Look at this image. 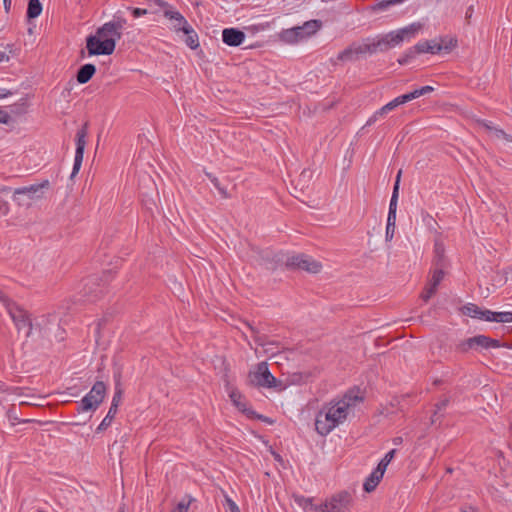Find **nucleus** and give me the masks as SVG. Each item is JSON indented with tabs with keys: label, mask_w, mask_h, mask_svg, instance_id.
Instances as JSON below:
<instances>
[{
	"label": "nucleus",
	"mask_w": 512,
	"mask_h": 512,
	"mask_svg": "<svg viewBox=\"0 0 512 512\" xmlns=\"http://www.w3.org/2000/svg\"><path fill=\"white\" fill-rule=\"evenodd\" d=\"M475 336L460 341L455 349L460 353H467L469 350H476Z\"/></svg>",
	"instance_id": "nucleus-31"
},
{
	"label": "nucleus",
	"mask_w": 512,
	"mask_h": 512,
	"mask_svg": "<svg viewBox=\"0 0 512 512\" xmlns=\"http://www.w3.org/2000/svg\"><path fill=\"white\" fill-rule=\"evenodd\" d=\"M485 321H493L498 323L512 322V312H494L486 310Z\"/></svg>",
	"instance_id": "nucleus-26"
},
{
	"label": "nucleus",
	"mask_w": 512,
	"mask_h": 512,
	"mask_svg": "<svg viewBox=\"0 0 512 512\" xmlns=\"http://www.w3.org/2000/svg\"><path fill=\"white\" fill-rule=\"evenodd\" d=\"M324 412L334 427L343 423L349 414V411L339 401L330 402L329 407Z\"/></svg>",
	"instance_id": "nucleus-13"
},
{
	"label": "nucleus",
	"mask_w": 512,
	"mask_h": 512,
	"mask_svg": "<svg viewBox=\"0 0 512 512\" xmlns=\"http://www.w3.org/2000/svg\"><path fill=\"white\" fill-rule=\"evenodd\" d=\"M154 2L163 9V15L165 16V12H177L174 10L173 6L168 2L163 0H154Z\"/></svg>",
	"instance_id": "nucleus-47"
},
{
	"label": "nucleus",
	"mask_w": 512,
	"mask_h": 512,
	"mask_svg": "<svg viewBox=\"0 0 512 512\" xmlns=\"http://www.w3.org/2000/svg\"><path fill=\"white\" fill-rule=\"evenodd\" d=\"M364 48H365L364 44L360 45V44L352 43L350 46H348L346 49H344L343 51H341L338 54L337 60L343 61V62L354 61V60L358 59L359 55L367 53L366 49H364Z\"/></svg>",
	"instance_id": "nucleus-16"
},
{
	"label": "nucleus",
	"mask_w": 512,
	"mask_h": 512,
	"mask_svg": "<svg viewBox=\"0 0 512 512\" xmlns=\"http://www.w3.org/2000/svg\"><path fill=\"white\" fill-rule=\"evenodd\" d=\"M98 36L108 39H116V42L121 39L122 32H119L113 24L107 22L96 30Z\"/></svg>",
	"instance_id": "nucleus-22"
},
{
	"label": "nucleus",
	"mask_w": 512,
	"mask_h": 512,
	"mask_svg": "<svg viewBox=\"0 0 512 512\" xmlns=\"http://www.w3.org/2000/svg\"><path fill=\"white\" fill-rule=\"evenodd\" d=\"M353 502V497L348 491H341L332 495L321 505V512H348Z\"/></svg>",
	"instance_id": "nucleus-7"
},
{
	"label": "nucleus",
	"mask_w": 512,
	"mask_h": 512,
	"mask_svg": "<svg viewBox=\"0 0 512 512\" xmlns=\"http://www.w3.org/2000/svg\"><path fill=\"white\" fill-rule=\"evenodd\" d=\"M395 225H396V220H393L390 217H387L386 234H385L387 241L392 240L394 233H395Z\"/></svg>",
	"instance_id": "nucleus-44"
},
{
	"label": "nucleus",
	"mask_w": 512,
	"mask_h": 512,
	"mask_svg": "<svg viewBox=\"0 0 512 512\" xmlns=\"http://www.w3.org/2000/svg\"><path fill=\"white\" fill-rule=\"evenodd\" d=\"M129 10L134 18H139L143 15H146L148 11L146 9L138 8V7H130Z\"/></svg>",
	"instance_id": "nucleus-52"
},
{
	"label": "nucleus",
	"mask_w": 512,
	"mask_h": 512,
	"mask_svg": "<svg viewBox=\"0 0 512 512\" xmlns=\"http://www.w3.org/2000/svg\"><path fill=\"white\" fill-rule=\"evenodd\" d=\"M116 48V39L103 38L98 33L86 38V49L89 56L111 55Z\"/></svg>",
	"instance_id": "nucleus-5"
},
{
	"label": "nucleus",
	"mask_w": 512,
	"mask_h": 512,
	"mask_svg": "<svg viewBox=\"0 0 512 512\" xmlns=\"http://www.w3.org/2000/svg\"><path fill=\"white\" fill-rule=\"evenodd\" d=\"M244 40L245 33L238 28H225L222 31V41L228 46H240Z\"/></svg>",
	"instance_id": "nucleus-15"
},
{
	"label": "nucleus",
	"mask_w": 512,
	"mask_h": 512,
	"mask_svg": "<svg viewBox=\"0 0 512 512\" xmlns=\"http://www.w3.org/2000/svg\"><path fill=\"white\" fill-rule=\"evenodd\" d=\"M55 320L56 316L54 314L41 315L32 323L33 330L38 331L41 336H46L49 324Z\"/></svg>",
	"instance_id": "nucleus-20"
},
{
	"label": "nucleus",
	"mask_w": 512,
	"mask_h": 512,
	"mask_svg": "<svg viewBox=\"0 0 512 512\" xmlns=\"http://www.w3.org/2000/svg\"><path fill=\"white\" fill-rule=\"evenodd\" d=\"M321 27H322V22H321V20H317V19L306 21L301 26L306 37H309V36L315 34Z\"/></svg>",
	"instance_id": "nucleus-29"
},
{
	"label": "nucleus",
	"mask_w": 512,
	"mask_h": 512,
	"mask_svg": "<svg viewBox=\"0 0 512 512\" xmlns=\"http://www.w3.org/2000/svg\"><path fill=\"white\" fill-rule=\"evenodd\" d=\"M43 10L40 0H29L27 5L26 18L28 21L37 18Z\"/></svg>",
	"instance_id": "nucleus-28"
},
{
	"label": "nucleus",
	"mask_w": 512,
	"mask_h": 512,
	"mask_svg": "<svg viewBox=\"0 0 512 512\" xmlns=\"http://www.w3.org/2000/svg\"><path fill=\"white\" fill-rule=\"evenodd\" d=\"M416 48L420 51L421 54H439L444 49L443 45L436 42V40H426L419 42L416 44ZM445 49L448 50L449 48L446 46Z\"/></svg>",
	"instance_id": "nucleus-21"
},
{
	"label": "nucleus",
	"mask_w": 512,
	"mask_h": 512,
	"mask_svg": "<svg viewBox=\"0 0 512 512\" xmlns=\"http://www.w3.org/2000/svg\"><path fill=\"white\" fill-rule=\"evenodd\" d=\"M118 410H115L114 408H109L107 415L104 417V419L101 421V423L96 428V433H101L105 431L114 420Z\"/></svg>",
	"instance_id": "nucleus-30"
},
{
	"label": "nucleus",
	"mask_w": 512,
	"mask_h": 512,
	"mask_svg": "<svg viewBox=\"0 0 512 512\" xmlns=\"http://www.w3.org/2000/svg\"><path fill=\"white\" fill-rule=\"evenodd\" d=\"M435 257H434V264L436 267H443L444 266V248L440 244H435Z\"/></svg>",
	"instance_id": "nucleus-38"
},
{
	"label": "nucleus",
	"mask_w": 512,
	"mask_h": 512,
	"mask_svg": "<svg viewBox=\"0 0 512 512\" xmlns=\"http://www.w3.org/2000/svg\"><path fill=\"white\" fill-rule=\"evenodd\" d=\"M401 174H402V170H399L397 173L396 179H395L394 186H393V189H396L397 191H399V188H400Z\"/></svg>",
	"instance_id": "nucleus-61"
},
{
	"label": "nucleus",
	"mask_w": 512,
	"mask_h": 512,
	"mask_svg": "<svg viewBox=\"0 0 512 512\" xmlns=\"http://www.w3.org/2000/svg\"><path fill=\"white\" fill-rule=\"evenodd\" d=\"M244 324L249 328V330L251 331L252 333V336L254 338V341L260 345V346H265L267 344V337L265 335H261L260 334V331L259 329H257L256 327H254L250 322L248 321H245Z\"/></svg>",
	"instance_id": "nucleus-32"
},
{
	"label": "nucleus",
	"mask_w": 512,
	"mask_h": 512,
	"mask_svg": "<svg viewBox=\"0 0 512 512\" xmlns=\"http://www.w3.org/2000/svg\"><path fill=\"white\" fill-rule=\"evenodd\" d=\"M421 54L420 51L416 48V45L410 47L402 57L398 59V63L400 65L408 64L416 55Z\"/></svg>",
	"instance_id": "nucleus-35"
},
{
	"label": "nucleus",
	"mask_w": 512,
	"mask_h": 512,
	"mask_svg": "<svg viewBox=\"0 0 512 512\" xmlns=\"http://www.w3.org/2000/svg\"><path fill=\"white\" fill-rule=\"evenodd\" d=\"M165 17L171 21H179V25L182 26H174V30L176 32L182 31L185 34L186 38L184 41L189 48L195 50L199 47L198 34L180 12H165Z\"/></svg>",
	"instance_id": "nucleus-6"
},
{
	"label": "nucleus",
	"mask_w": 512,
	"mask_h": 512,
	"mask_svg": "<svg viewBox=\"0 0 512 512\" xmlns=\"http://www.w3.org/2000/svg\"><path fill=\"white\" fill-rule=\"evenodd\" d=\"M293 29L296 30V37H297V42L307 38L306 35L304 34V31L303 29L301 28V26H296V27H293Z\"/></svg>",
	"instance_id": "nucleus-59"
},
{
	"label": "nucleus",
	"mask_w": 512,
	"mask_h": 512,
	"mask_svg": "<svg viewBox=\"0 0 512 512\" xmlns=\"http://www.w3.org/2000/svg\"><path fill=\"white\" fill-rule=\"evenodd\" d=\"M107 386L103 381H96L91 390L82 398L77 406L78 412L95 411L103 402Z\"/></svg>",
	"instance_id": "nucleus-3"
},
{
	"label": "nucleus",
	"mask_w": 512,
	"mask_h": 512,
	"mask_svg": "<svg viewBox=\"0 0 512 512\" xmlns=\"http://www.w3.org/2000/svg\"><path fill=\"white\" fill-rule=\"evenodd\" d=\"M334 428V425H332V423H330V420L327 419V415L324 412V410L319 411L315 419V429L317 433L320 434L321 436H326Z\"/></svg>",
	"instance_id": "nucleus-17"
},
{
	"label": "nucleus",
	"mask_w": 512,
	"mask_h": 512,
	"mask_svg": "<svg viewBox=\"0 0 512 512\" xmlns=\"http://www.w3.org/2000/svg\"><path fill=\"white\" fill-rule=\"evenodd\" d=\"M309 377L308 373H293L291 375V382L293 384H300L306 382Z\"/></svg>",
	"instance_id": "nucleus-46"
},
{
	"label": "nucleus",
	"mask_w": 512,
	"mask_h": 512,
	"mask_svg": "<svg viewBox=\"0 0 512 512\" xmlns=\"http://www.w3.org/2000/svg\"><path fill=\"white\" fill-rule=\"evenodd\" d=\"M399 191L393 189L392 196L389 203L388 216L393 220H396L397 203H398Z\"/></svg>",
	"instance_id": "nucleus-34"
},
{
	"label": "nucleus",
	"mask_w": 512,
	"mask_h": 512,
	"mask_svg": "<svg viewBox=\"0 0 512 512\" xmlns=\"http://www.w3.org/2000/svg\"><path fill=\"white\" fill-rule=\"evenodd\" d=\"M10 121H11L10 115L6 111L0 109V123L1 124H9Z\"/></svg>",
	"instance_id": "nucleus-57"
},
{
	"label": "nucleus",
	"mask_w": 512,
	"mask_h": 512,
	"mask_svg": "<svg viewBox=\"0 0 512 512\" xmlns=\"http://www.w3.org/2000/svg\"><path fill=\"white\" fill-rule=\"evenodd\" d=\"M49 181L43 180L39 184H32L30 186H24L20 188H16L13 192V200L20 204V196H26L28 199L39 198L41 195L37 193L40 192L44 188L49 187Z\"/></svg>",
	"instance_id": "nucleus-11"
},
{
	"label": "nucleus",
	"mask_w": 512,
	"mask_h": 512,
	"mask_svg": "<svg viewBox=\"0 0 512 512\" xmlns=\"http://www.w3.org/2000/svg\"><path fill=\"white\" fill-rule=\"evenodd\" d=\"M111 24H113L115 26V28L121 32V30L124 28V26L126 25L127 23V20L126 18H124L120 12H117L114 16H113V19L111 21H109Z\"/></svg>",
	"instance_id": "nucleus-41"
},
{
	"label": "nucleus",
	"mask_w": 512,
	"mask_h": 512,
	"mask_svg": "<svg viewBox=\"0 0 512 512\" xmlns=\"http://www.w3.org/2000/svg\"><path fill=\"white\" fill-rule=\"evenodd\" d=\"M113 277L112 270H105L101 274L88 276L84 280V284L80 292L83 301L93 303L101 299L106 293L108 285Z\"/></svg>",
	"instance_id": "nucleus-2"
},
{
	"label": "nucleus",
	"mask_w": 512,
	"mask_h": 512,
	"mask_svg": "<svg viewBox=\"0 0 512 512\" xmlns=\"http://www.w3.org/2000/svg\"><path fill=\"white\" fill-rule=\"evenodd\" d=\"M395 454H396V449H392L384 456L383 459H381V461L378 463V466H377L379 471H382L383 473H385V470H386L388 464L392 461Z\"/></svg>",
	"instance_id": "nucleus-37"
},
{
	"label": "nucleus",
	"mask_w": 512,
	"mask_h": 512,
	"mask_svg": "<svg viewBox=\"0 0 512 512\" xmlns=\"http://www.w3.org/2000/svg\"><path fill=\"white\" fill-rule=\"evenodd\" d=\"M359 392V389H350L338 401L349 411L351 407H355L357 403L364 401V397Z\"/></svg>",
	"instance_id": "nucleus-18"
},
{
	"label": "nucleus",
	"mask_w": 512,
	"mask_h": 512,
	"mask_svg": "<svg viewBox=\"0 0 512 512\" xmlns=\"http://www.w3.org/2000/svg\"><path fill=\"white\" fill-rule=\"evenodd\" d=\"M485 127L488 129V130H493L494 131V134L497 138H504L507 136V133L503 130V129H498V128H495V127H492L488 124H484Z\"/></svg>",
	"instance_id": "nucleus-55"
},
{
	"label": "nucleus",
	"mask_w": 512,
	"mask_h": 512,
	"mask_svg": "<svg viewBox=\"0 0 512 512\" xmlns=\"http://www.w3.org/2000/svg\"><path fill=\"white\" fill-rule=\"evenodd\" d=\"M436 286H433L430 282L427 284V286L424 288L423 292L421 293V298L424 302L429 301V299L436 293L437 291Z\"/></svg>",
	"instance_id": "nucleus-42"
},
{
	"label": "nucleus",
	"mask_w": 512,
	"mask_h": 512,
	"mask_svg": "<svg viewBox=\"0 0 512 512\" xmlns=\"http://www.w3.org/2000/svg\"><path fill=\"white\" fill-rule=\"evenodd\" d=\"M229 397L237 409L248 417V411L252 408L247 406L243 395L237 389H234L230 392Z\"/></svg>",
	"instance_id": "nucleus-24"
},
{
	"label": "nucleus",
	"mask_w": 512,
	"mask_h": 512,
	"mask_svg": "<svg viewBox=\"0 0 512 512\" xmlns=\"http://www.w3.org/2000/svg\"><path fill=\"white\" fill-rule=\"evenodd\" d=\"M88 135V122H85L82 127L77 131L76 133V150H75V158H74V165L73 170L70 175V178H74L75 175L79 172L83 157H84V150L86 146V137Z\"/></svg>",
	"instance_id": "nucleus-9"
},
{
	"label": "nucleus",
	"mask_w": 512,
	"mask_h": 512,
	"mask_svg": "<svg viewBox=\"0 0 512 512\" xmlns=\"http://www.w3.org/2000/svg\"><path fill=\"white\" fill-rule=\"evenodd\" d=\"M500 347H507V345L501 343L498 339H493L487 336V349Z\"/></svg>",
	"instance_id": "nucleus-49"
},
{
	"label": "nucleus",
	"mask_w": 512,
	"mask_h": 512,
	"mask_svg": "<svg viewBox=\"0 0 512 512\" xmlns=\"http://www.w3.org/2000/svg\"><path fill=\"white\" fill-rule=\"evenodd\" d=\"M444 275H445V272H444V270H443V267H437V268L433 271L432 278H431V280H430L429 282H430L431 284H433V286L438 287V286H439V284L441 283V281L443 280Z\"/></svg>",
	"instance_id": "nucleus-40"
},
{
	"label": "nucleus",
	"mask_w": 512,
	"mask_h": 512,
	"mask_svg": "<svg viewBox=\"0 0 512 512\" xmlns=\"http://www.w3.org/2000/svg\"><path fill=\"white\" fill-rule=\"evenodd\" d=\"M279 38L281 41L289 44L297 43L296 30L293 28L283 29L279 33Z\"/></svg>",
	"instance_id": "nucleus-33"
},
{
	"label": "nucleus",
	"mask_w": 512,
	"mask_h": 512,
	"mask_svg": "<svg viewBox=\"0 0 512 512\" xmlns=\"http://www.w3.org/2000/svg\"><path fill=\"white\" fill-rule=\"evenodd\" d=\"M285 264L286 267L290 270L298 269L309 273H318L322 268L320 262L305 254H297L288 257Z\"/></svg>",
	"instance_id": "nucleus-8"
},
{
	"label": "nucleus",
	"mask_w": 512,
	"mask_h": 512,
	"mask_svg": "<svg viewBox=\"0 0 512 512\" xmlns=\"http://www.w3.org/2000/svg\"><path fill=\"white\" fill-rule=\"evenodd\" d=\"M18 331L27 328L26 336L29 337L33 331L32 320L29 313L19 305L12 306L8 312Z\"/></svg>",
	"instance_id": "nucleus-10"
},
{
	"label": "nucleus",
	"mask_w": 512,
	"mask_h": 512,
	"mask_svg": "<svg viewBox=\"0 0 512 512\" xmlns=\"http://www.w3.org/2000/svg\"><path fill=\"white\" fill-rule=\"evenodd\" d=\"M391 0H382L375 6V9L384 10L387 7L396 4V2H390Z\"/></svg>",
	"instance_id": "nucleus-56"
},
{
	"label": "nucleus",
	"mask_w": 512,
	"mask_h": 512,
	"mask_svg": "<svg viewBox=\"0 0 512 512\" xmlns=\"http://www.w3.org/2000/svg\"><path fill=\"white\" fill-rule=\"evenodd\" d=\"M443 416L444 415L441 414L440 411H437V409H434V412L430 419L431 424L433 425V424L437 423L438 421H440L443 418Z\"/></svg>",
	"instance_id": "nucleus-58"
},
{
	"label": "nucleus",
	"mask_w": 512,
	"mask_h": 512,
	"mask_svg": "<svg viewBox=\"0 0 512 512\" xmlns=\"http://www.w3.org/2000/svg\"><path fill=\"white\" fill-rule=\"evenodd\" d=\"M434 91L432 86L426 85L421 88L415 89L409 93H406L409 97V101H412L420 96L426 95Z\"/></svg>",
	"instance_id": "nucleus-36"
},
{
	"label": "nucleus",
	"mask_w": 512,
	"mask_h": 512,
	"mask_svg": "<svg viewBox=\"0 0 512 512\" xmlns=\"http://www.w3.org/2000/svg\"><path fill=\"white\" fill-rule=\"evenodd\" d=\"M408 97L409 96L407 94H403L394 98L392 101L388 102L386 105L375 111L374 114L368 119L366 125L371 126L378 120V118L383 117L388 112L394 110L396 107L410 102Z\"/></svg>",
	"instance_id": "nucleus-12"
},
{
	"label": "nucleus",
	"mask_w": 512,
	"mask_h": 512,
	"mask_svg": "<svg viewBox=\"0 0 512 512\" xmlns=\"http://www.w3.org/2000/svg\"><path fill=\"white\" fill-rule=\"evenodd\" d=\"M384 473L376 469L369 475V477L365 480L363 484V489L365 492H372L375 490L381 479L383 478Z\"/></svg>",
	"instance_id": "nucleus-23"
},
{
	"label": "nucleus",
	"mask_w": 512,
	"mask_h": 512,
	"mask_svg": "<svg viewBox=\"0 0 512 512\" xmlns=\"http://www.w3.org/2000/svg\"><path fill=\"white\" fill-rule=\"evenodd\" d=\"M0 301L5 305V307L7 308V311L9 312L10 311V308L12 306H16L17 304L12 301L7 295H5L4 293L1 294L0 296Z\"/></svg>",
	"instance_id": "nucleus-50"
},
{
	"label": "nucleus",
	"mask_w": 512,
	"mask_h": 512,
	"mask_svg": "<svg viewBox=\"0 0 512 512\" xmlns=\"http://www.w3.org/2000/svg\"><path fill=\"white\" fill-rule=\"evenodd\" d=\"M475 345L476 351H480L482 349H487V336L486 335H476L475 336Z\"/></svg>",
	"instance_id": "nucleus-45"
},
{
	"label": "nucleus",
	"mask_w": 512,
	"mask_h": 512,
	"mask_svg": "<svg viewBox=\"0 0 512 512\" xmlns=\"http://www.w3.org/2000/svg\"><path fill=\"white\" fill-rule=\"evenodd\" d=\"M4 60L8 61V60H9V56H8V55H6V53H5V52L0 51V62H2V61H4Z\"/></svg>",
	"instance_id": "nucleus-64"
},
{
	"label": "nucleus",
	"mask_w": 512,
	"mask_h": 512,
	"mask_svg": "<svg viewBox=\"0 0 512 512\" xmlns=\"http://www.w3.org/2000/svg\"><path fill=\"white\" fill-rule=\"evenodd\" d=\"M450 403V399L448 397H445L443 398L442 400H440L439 402H437L435 404V409H437V411H443L446 409V407L449 405Z\"/></svg>",
	"instance_id": "nucleus-54"
},
{
	"label": "nucleus",
	"mask_w": 512,
	"mask_h": 512,
	"mask_svg": "<svg viewBox=\"0 0 512 512\" xmlns=\"http://www.w3.org/2000/svg\"><path fill=\"white\" fill-rule=\"evenodd\" d=\"M113 379H114V395L112 398L110 408H114L118 410V407L122 401V397L124 394V390L122 388V368L121 366H115L113 371Z\"/></svg>",
	"instance_id": "nucleus-14"
},
{
	"label": "nucleus",
	"mask_w": 512,
	"mask_h": 512,
	"mask_svg": "<svg viewBox=\"0 0 512 512\" xmlns=\"http://www.w3.org/2000/svg\"><path fill=\"white\" fill-rule=\"evenodd\" d=\"M5 11L8 13L11 8L12 0H3Z\"/></svg>",
	"instance_id": "nucleus-63"
},
{
	"label": "nucleus",
	"mask_w": 512,
	"mask_h": 512,
	"mask_svg": "<svg viewBox=\"0 0 512 512\" xmlns=\"http://www.w3.org/2000/svg\"><path fill=\"white\" fill-rule=\"evenodd\" d=\"M486 310L487 309H481L479 306L473 303H468L461 308L463 315L482 320H485Z\"/></svg>",
	"instance_id": "nucleus-25"
},
{
	"label": "nucleus",
	"mask_w": 512,
	"mask_h": 512,
	"mask_svg": "<svg viewBox=\"0 0 512 512\" xmlns=\"http://www.w3.org/2000/svg\"><path fill=\"white\" fill-rule=\"evenodd\" d=\"M248 378L250 384L256 387L277 388L282 385L269 371L267 362L258 363L255 370L249 372Z\"/></svg>",
	"instance_id": "nucleus-4"
},
{
	"label": "nucleus",
	"mask_w": 512,
	"mask_h": 512,
	"mask_svg": "<svg viewBox=\"0 0 512 512\" xmlns=\"http://www.w3.org/2000/svg\"><path fill=\"white\" fill-rule=\"evenodd\" d=\"M206 176L209 178V180L213 183L214 187L219 191V193L221 194V196L223 198H228L229 197V194L226 190V188L222 187L218 178L215 177L214 175H212L211 173L209 172H205Z\"/></svg>",
	"instance_id": "nucleus-39"
},
{
	"label": "nucleus",
	"mask_w": 512,
	"mask_h": 512,
	"mask_svg": "<svg viewBox=\"0 0 512 512\" xmlns=\"http://www.w3.org/2000/svg\"><path fill=\"white\" fill-rule=\"evenodd\" d=\"M225 501H226V504H227L230 512H240L238 505L230 497L225 496Z\"/></svg>",
	"instance_id": "nucleus-53"
},
{
	"label": "nucleus",
	"mask_w": 512,
	"mask_h": 512,
	"mask_svg": "<svg viewBox=\"0 0 512 512\" xmlns=\"http://www.w3.org/2000/svg\"><path fill=\"white\" fill-rule=\"evenodd\" d=\"M12 94H13V92L8 89H4V88L0 89V99L11 96Z\"/></svg>",
	"instance_id": "nucleus-62"
},
{
	"label": "nucleus",
	"mask_w": 512,
	"mask_h": 512,
	"mask_svg": "<svg viewBox=\"0 0 512 512\" xmlns=\"http://www.w3.org/2000/svg\"><path fill=\"white\" fill-rule=\"evenodd\" d=\"M96 73V66L92 63H87L79 67L76 73V80L79 84L88 83Z\"/></svg>",
	"instance_id": "nucleus-19"
},
{
	"label": "nucleus",
	"mask_w": 512,
	"mask_h": 512,
	"mask_svg": "<svg viewBox=\"0 0 512 512\" xmlns=\"http://www.w3.org/2000/svg\"><path fill=\"white\" fill-rule=\"evenodd\" d=\"M473 13H474V0H471V3L469 4V6L467 7L466 12H465V21L468 25L471 23V17L473 15Z\"/></svg>",
	"instance_id": "nucleus-51"
},
{
	"label": "nucleus",
	"mask_w": 512,
	"mask_h": 512,
	"mask_svg": "<svg viewBox=\"0 0 512 512\" xmlns=\"http://www.w3.org/2000/svg\"><path fill=\"white\" fill-rule=\"evenodd\" d=\"M295 502L302 507L306 512H321V505L313 503V498H306L304 496H294Z\"/></svg>",
	"instance_id": "nucleus-27"
},
{
	"label": "nucleus",
	"mask_w": 512,
	"mask_h": 512,
	"mask_svg": "<svg viewBox=\"0 0 512 512\" xmlns=\"http://www.w3.org/2000/svg\"><path fill=\"white\" fill-rule=\"evenodd\" d=\"M9 211L7 202L0 200V214L6 215Z\"/></svg>",
	"instance_id": "nucleus-60"
},
{
	"label": "nucleus",
	"mask_w": 512,
	"mask_h": 512,
	"mask_svg": "<svg viewBox=\"0 0 512 512\" xmlns=\"http://www.w3.org/2000/svg\"><path fill=\"white\" fill-rule=\"evenodd\" d=\"M192 502V498H189L187 502L184 500L180 501L177 505V508L173 510L172 512H188L189 506Z\"/></svg>",
	"instance_id": "nucleus-48"
},
{
	"label": "nucleus",
	"mask_w": 512,
	"mask_h": 512,
	"mask_svg": "<svg viewBox=\"0 0 512 512\" xmlns=\"http://www.w3.org/2000/svg\"><path fill=\"white\" fill-rule=\"evenodd\" d=\"M248 418L249 419H257V420H260V421L270 424V425L274 423L273 419H271L270 417H267L265 415L259 414L253 409L248 411Z\"/></svg>",
	"instance_id": "nucleus-43"
},
{
	"label": "nucleus",
	"mask_w": 512,
	"mask_h": 512,
	"mask_svg": "<svg viewBox=\"0 0 512 512\" xmlns=\"http://www.w3.org/2000/svg\"><path fill=\"white\" fill-rule=\"evenodd\" d=\"M420 28V23H412L407 27L391 31L371 43L364 44V49H366V52L370 54L376 53L378 51L385 52L400 44L404 40L409 41L411 38L415 37Z\"/></svg>",
	"instance_id": "nucleus-1"
}]
</instances>
